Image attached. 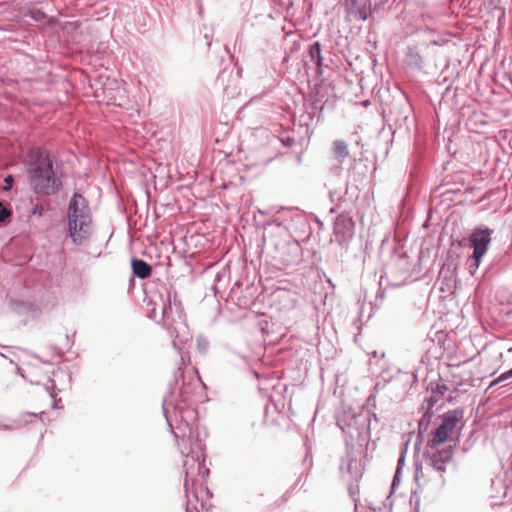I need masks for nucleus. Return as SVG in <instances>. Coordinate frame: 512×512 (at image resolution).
Returning a JSON list of instances; mask_svg holds the SVG:
<instances>
[{
	"instance_id": "obj_24",
	"label": "nucleus",
	"mask_w": 512,
	"mask_h": 512,
	"mask_svg": "<svg viewBox=\"0 0 512 512\" xmlns=\"http://www.w3.org/2000/svg\"><path fill=\"white\" fill-rule=\"evenodd\" d=\"M50 388L51 389H54L55 388V384L53 381L50 382V386H46V389L50 392Z\"/></svg>"
},
{
	"instance_id": "obj_23",
	"label": "nucleus",
	"mask_w": 512,
	"mask_h": 512,
	"mask_svg": "<svg viewBox=\"0 0 512 512\" xmlns=\"http://www.w3.org/2000/svg\"><path fill=\"white\" fill-rule=\"evenodd\" d=\"M339 232H340V222L338 221V222H336V224H335V233H337V234H338Z\"/></svg>"
},
{
	"instance_id": "obj_28",
	"label": "nucleus",
	"mask_w": 512,
	"mask_h": 512,
	"mask_svg": "<svg viewBox=\"0 0 512 512\" xmlns=\"http://www.w3.org/2000/svg\"><path fill=\"white\" fill-rule=\"evenodd\" d=\"M51 397H55V394L53 392H50Z\"/></svg>"
},
{
	"instance_id": "obj_1",
	"label": "nucleus",
	"mask_w": 512,
	"mask_h": 512,
	"mask_svg": "<svg viewBox=\"0 0 512 512\" xmlns=\"http://www.w3.org/2000/svg\"><path fill=\"white\" fill-rule=\"evenodd\" d=\"M200 378H193L182 375L181 386L176 383L170 393L163 400V413L174 435L177 446L183 457V468L185 473L184 488L189 498L190 485L193 486L195 476L201 473H208L204 466L205 461V439L207 432L191 423L195 418V411L192 408L193 397L196 388L199 386ZM190 501V499H188Z\"/></svg>"
},
{
	"instance_id": "obj_8",
	"label": "nucleus",
	"mask_w": 512,
	"mask_h": 512,
	"mask_svg": "<svg viewBox=\"0 0 512 512\" xmlns=\"http://www.w3.org/2000/svg\"><path fill=\"white\" fill-rule=\"evenodd\" d=\"M342 473L346 472L354 481H358L363 475V465L360 460L347 456L341 465Z\"/></svg>"
},
{
	"instance_id": "obj_6",
	"label": "nucleus",
	"mask_w": 512,
	"mask_h": 512,
	"mask_svg": "<svg viewBox=\"0 0 512 512\" xmlns=\"http://www.w3.org/2000/svg\"><path fill=\"white\" fill-rule=\"evenodd\" d=\"M493 233V229L486 226H479L470 234L468 241L473 248L469 263V272L471 275L476 273L483 257L486 255L492 241Z\"/></svg>"
},
{
	"instance_id": "obj_26",
	"label": "nucleus",
	"mask_w": 512,
	"mask_h": 512,
	"mask_svg": "<svg viewBox=\"0 0 512 512\" xmlns=\"http://www.w3.org/2000/svg\"><path fill=\"white\" fill-rule=\"evenodd\" d=\"M224 75H225V71H223V72L221 73L220 77L223 79Z\"/></svg>"
},
{
	"instance_id": "obj_29",
	"label": "nucleus",
	"mask_w": 512,
	"mask_h": 512,
	"mask_svg": "<svg viewBox=\"0 0 512 512\" xmlns=\"http://www.w3.org/2000/svg\"><path fill=\"white\" fill-rule=\"evenodd\" d=\"M371 512H373V511H371Z\"/></svg>"
},
{
	"instance_id": "obj_4",
	"label": "nucleus",
	"mask_w": 512,
	"mask_h": 512,
	"mask_svg": "<svg viewBox=\"0 0 512 512\" xmlns=\"http://www.w3.org/2000/svg\"><path fill=\"white\" fill-rule=\"evenodd\" d=\"M68 233L75 244H82L91 233L92 214L87 200L79 193L70 198L67 208Z\"/></svg>"
},
{
	"instance_id": "obj_11",
	"label": "nucleus",
	"mask_w": 512,
	"mask_h": 512,
	"mask_svg": "<svg viewBox=\"0 0 512 512\" xmlns=\"http://www.w3.org/2000/svg\"><path fill=\"white\" fill-rule=\"evenodd\" d=\"M131 266L133 274L140 279H146L151 275V266L142 259H133Z\"/></svg>"
},
{
	"instance_id": "obj_16",
	"label": "nucleus",
	"mask_w": 512,
	"mask_h": 512,
	"mask_svg": "<svg viewBox=\"0 0 512 512\" xmlns=\"http://www.w3.org/2000/svg\"><path fill=\"white\" fill-rule=\"evenodd\" d=\"M10 212L8 209L0 202V223L3 222L6 218H8Z\"/></svg>"
},
{
	"instance_id": "obj_19",
	"label": "nucleus",
	"mask_w": 512,
	"mask_h": 512,
	"mask_svg": "<svg viewBox=\"0 0 512 512\" xmlns=\"http://www.w3.org/2000/svg\"><path fill=\"white\" fill-rule=\"evenodd\" d=\"M43 212H44V208H43V206H41V205H36V206L33 208V211H32V213H33V214H37V215H39V216H41V215L43 214Z\"/></svg>"
},
{
	"instance_id": "obj_10",
	"label": "nucleus",
	"mask_w": 512,
	"mask_h": 512,
	"mask_svg": "<svg viewBox=\"0 0 512 512\" xmlns=\"http://www.w3.org/2000/svg\"><path fill=\"white\" fill-rule=\"evenodd\" d=\"M462 416V410H450L443 415L442 422L438 427L442 429L444 432H446L448 435H450V433H452V431L456 428Z\"/></svg>"
},
{
	"instance_id": "obj_22",
	"label": "nucleus",
	"mask_w": 512,
	"mask_h": 512,
	"mask_svg": "<svg viewBox=\"0 0 512 512\" xmlns=\"http://www.w3.org/2000/svg\"><path fill=\"white\" fill-rule=\"evenodd\" d=\"M499 383H502V381H498V377H497L496 379H494V380L491 382L490 387L495 386V385H497V384H499Z\"/></svg>"
},
{
	"instance_id": "obj_7",
	"label": "nucleus",
	"mask_w": 512,
	"mask_h": 512,
	"mask_svg": "<svg viewBox=\"0 0 512 512\" xmlns=\"http://www.w3.org/2000/svg\"><path fill=\"white\" fill-rule=\"evenodd\" d=\"M368 418L366 415L345 413L337 420L338 426L352 439L361 436L367 428Z\"/></svg>"
},
{
	"instance_id": "obj_20",
	"label": "nucleus",
	"mask_w": 512,
	"mask_h": 512,
	"mask_svg": "<svg viewBox=\"0 0 512 512\" xmlns=\"http://www.w3.org/2000/svg\"><path fill=\"white\" fill-rule=\"evenodd\" d=\"M80 26V22L78 21H74V22H69L67 23L66 25V28L68 29L69 27H73V28H78Z\"/></svg>"
},
{
	"instance_id": "obj_17",
	"label": "nucleus",
	"mask_w": 512,
	"mask_h": 512,
	"mask_svg": "<svg viewBox=\"0 0 512 512\" xmlns=\"http://www.w3.org/2000/svg\"><path fill=\"white\" fill-rule=\"evenodd\" d=\"M510 378H512V368L500 374L498 376V381L504 382Z\"/></svg>"
},
{
	"instance_id": "obj_25",
	"label": "nucleus",
	"mask_w": 512,
	"mask_h": 512,
	"mask_svg": "<svg viewBox=\"0 0 512 512\" xmlns=\"http://www.w3.org/2000/svg\"><path fill=\"white\" fill-rule=\"evenodd\" d=\"M205 38L207 39V46H210L211 45V41L209 40V37H208L207 34L205 35Z\"/></svg>"
},
{
	"instance_id": "obj_5",
	"label": "nucleus",
	"mask_w": 512,
	"mask_h": 512,
	"mask_svg": "<svg viewBox=\"0 0 512 512\" xmlns=\"http://www.w3.org/2000/svg\"><path fill=\"white\" fill-rule=\"evenodd\" d=\"M448 437L449 435L446 432L437 427L428 439L424 451L426 464L438 472L440 477H442L447 466L451 463L453 456L451 446L440 448L447 441Z\"/></svg>"
},
{
	"instance_id": "obj_21",
	"label": "nucleus",
	"mask_w": 512,
	"mask_h": 512,
	"mask_svg": "<svg viewBox=\"0 0 512 512\" xmlns=\"http://www.w3.org/2000/svg\"><path fill=\"white\" fill-rule=\"evenodd\" d=\"M12 182H13L12 176L9 175L8 177L5 178V183L7 186H10L12 184Z\"/></svg>"
},
{
	"instance_id": "obj_14",
	"label": "nucleus",
	"mask_w": 512,
	"mask_h": 512,
	"mask_svg": "<svg viewBox=\"0 0 512 512\" xmlns=\"http://www.w3.org/2000/svg\"><path fill=\"white\" fill-rule=\"evenodd\" d=\"M404 461H405V451H402L401 455H400V457L398 459L397 468H396V471H395V476H394L393 483H395L398 480L400 472H401V469H402V467L404 465Z\"/></svg>"
},
{
	"instance_id": "obj_3",
	"label": "nucleus",
	"mask_w": 512,
	"mask_h": 512,
	"mask_svg": "<svg viewBox=\"0 0 512 512\" xmlns=\"http://www.w3.org/2000/svg\"><path fill=\"white\" fill-rule=\"evenodd\" d=\"M147 306L149 318L157 323H162L173 339V347L180 352L176 340L179 338L181 327H185V314L180 301L177 300L175 295L172 298L170 291L167 290L165 296L161 293L151 295Z\"/></svg>"
},
{
	"instance_id": "obj_27",
	"label": "nucleus",
	"mask_w": 512,
	"mask_h": 512,
	"mask_svg": "<svg viewBox=\"0 0 512 512\" xmlns=\"http://www.w3.org/2000/svg\"><path fill=\"white\" fill-rule=\"evenodd\" d=\"M348 236H352V232L350 231V229H348Z\"/></svg>"
},
{
	"instance_id": "obj_2",
	"label": "nucleus",
	"mask_w": 512,
	"mask_h": 512,
	"mask_svg": "<svg viewBox=\"0 0 512 512\" xmlns=\"http://www.w3.org/2000/svg\"><path fill=\"white\" fill-rule=\"evenodd\" d=\"M25 163L30 187L36 194L51 196L60 191L62 181L56 176L52 158L47 150L31 149Z\"/></svg>"
},
{
	"instance_id": "obj_13",
	"label": "nucleus",
	"mask_w": 512,
	"mask_h": 512,
	"mask_svg": "<svg viewBox=\"0 0 512 512\" xmlns=\"http://www.w3.org/2000/svg\"><path fill=\"white\" fill-rule=\"evenodd\" d=\"M334 154L339 162H342L348 156L347 145L343 140L334 142Z\"/></svg>"
},
{
	"instance_id": "obj_12",
	"label": "nucleus",
	"mask_w": 512,
	"mask_h": 512,
	"mask_svg": "<svg viewBox=\"0 0 512 512\" xmlns=\"http://www.w3.org/2000/svg\"><path fill=\"white\" fill-rule=\"evenodd\" d=\"M308 54L310 57V60L316 65L317 67V73L321 74V68H322V54H321V44L320 42L316 41L312 43L309 46Z\"/></svg>"
},
{
	"instance_id": "obj_18",
	"label": "nucleus",
	"mask_w": 512,
	"mask_h": 512,
	"mask_svg": "<svg viewBox=\"0 0 512 512\" xmlns=\"http://www.w3.org/2000/svg\"><path fill=\"white\" fill-rule=\"evenodd\" d=\"M23 417H25L24 420H19V423L22 424V423H28V422H31L32 421V418H36V414L34 413H28L26 415H24Z\"/></svg>"
},
{
	"instance_id": "obj_15",
	"label": "nucleus",
	"mask_w": 512,
	"mask_h": 512,
	"mask_svg": "<svg viewBox=\"0 0 512 512\" xmlns=\"http://www.w3.org/2000/svg\"><path fill=\"white\" fill-rule=\"evenodd\" d=\"M209 347V342L206 338L199 336L197 338V348L200 352L204 353Z\"/></svg>"
},
{
	"instance_id": "obj_9",
	"label": "nucleus",
	"mask_w": 512,
	"mask_h": 512,
	"mask_svg": "<svg viewBox=\"0 0 512 512\" xmlns=\"http://www.w3.org/2000/svg\"><path fill=\"white\" fill-rule=\"evenodd\" d=\"M462 416V410H450L443 415L442 422L438 427L442 429L444 432H446L448 435H450V433H452V431L456 428Z\"/></svg>"
}]
</instances>
